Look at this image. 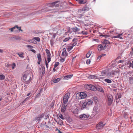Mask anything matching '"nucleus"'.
<instances>
[{"mask_svg":"<svg viewBox=\"0 0 133 133\" xmlns=\"http://www.w3.org/2000/svg\"><path fill=\"white\" fill-rule=\"evenodd\" d=\"M72 75H68L65 76L64 77V79H68L72 77Z\"/></svg>","mask_w":133,"mask_h":133,"instance_id":"23","label":"nucleus"},{"mask_svg":"<svg viewBox=\"0 0 133 133\" xmlns=\"http://www.w3.org/2000/svg\"><path fill=\"white\" fill-rule=\"evenodd\" d=\"M10 65V64H7L6 65V66L8 68H9V67L10 66V65Z\"/></svg>","mask_w":133,"mask_h":133,"instance_id":"61","label":"nucleus"},{"mask_svg":"<svg viewBox=\"0 0 133 133\" xmlns=\"http://www.w3.org/2000/svg\"><path fill=\"white\" fill-rule=\"evenodd\" d=\"M71 38L70 37H68L66 38H65V39L63 40V41L64 42H66L69 40Z\"/></svg>","mask_w":133,"mask_h":133,"instance_id":"43","label":"nucleus"},{"mask_svg":"<svg viewBox=\"0 0 133 133\" xmlns=\"http://www.w3.org/2000/svg\"><path fill=\"white\" fill-rule=\"evenodd\" d=\"M5 79V76L3 74L0 75V80H2Z\"/></svg>","mask_w":133,"mask_h":133,"instance_id":"26","label":"nucleus"},{"mask_svg":"<svg viewBox=\"0 0 133 133\" xmlns=\"http://www.w3.org/2000/svg\"><path fill=\"white\" fill-rule=\"evenodd\" d=\"M48 63H49L51 61V57H47Z\"/></svg>","mask_w":133,"mask_h":133,"instance_id":"54","label":"nucleus"},{"mask_svg":"<svg viewBox=\"0 0 133 133\" xmlns=\"http://www.w3.org/2000/svg\"><path fill=\"white\" fill-rule=\"evenodd\" d=\"M47 54H49L50 53L49 50H48V49H46L45 50Z\"/></svg>","mask_w":133,"mask_h":133,"instance_id":"56","label":"nucleus"},{"mask_svg":"<svg viewBox=\"0 0 133 133\" xmlns=\"http://www.w3.org/2000/svg\"><path fill=\"white\" fill-rule=\"evenodd\" d=\"M77 44V43L76 42H75L72 43V46H73V47L75 46Z\"/></svg>","mask_w":133,"mask_h":133,"instance_id":"52","label":"nucleus"},{"mask_svg":"<svg viewBox=\"0 0 133 133\" xmlns=\"http://www.w3.org/2000/svg\"><path fill=\"white\" fill-rule=\"evenodd\" d=\"M108 100V105H110L112 103L113 100V97L111 95H109L107 96Z\"/></svg>","mask_w":133,"mask_h":133,"instance_id":"6","label":"nucleus"},{"mask_svg":"<svg viewBox=\"0 0 133 133\" xmlns=\"http://www.w3.org/2000/svg\"><path fill=\"white\" fill-rule=\"evenodd\" d=\"M103 45L101 44H99L98 45L97 47L99 51H100L102 50H103Z\"/></svg>","mask_w":133,"mask_h":133,"instance_id":"19","label":"nucleus"},{"mask_svg":"<svg viewBox=\"0 0 133 133\" xmlns=\"http://www.w3.org/2000/svg\"><path fill=\"white\" fill-rule=\"evenodd\" d=\"M30 50L34 53H35L36 52V51L34 49H31Z\"/></svg>","mask_w":133,"mask_h":133,"instance_id":"60","label":"nucleus"},{"mask_svg":"<svg viewBox=\"0 0 133 133\" xmlns=\"http://www.w3.org/2000/svg\"><path fill=\"white\" fill-rule=\"evenodd\" d=\"M59 117L62 119H64V118L63 117V116L61 114H60L59 115Z\"/></svg>","mask_w":133,"mask_h":133,"instance_id":"46","label":"nucleus"},{"mask_svg":"<svg viewBox=\"0 0 133 133\" xmlns=\"http://www.w3.org/2000/svg\"><path fill=\"white\" fill-rule=\"evenodd\" d=\"M17 55L23 58L24 56H23V52H20L19 53H18Z\"/></svg>","mask_w":133,"mask_h":133,"instance_id":"29","label":"nucleus"},{"mask_svg":"<svg viewBox=\"0 0 133 133\" xmlns=\"http://www.w3.org/2000/svg\"><path fill=\"white\" fill-rule=\"evenodd\" d=\"M89 117V115H86L85 114L81 115L79 116V118L80 119L85 120H87L88 118Z\"/></svg>","mask_w":133,"mask_h":133,"instance_id":"5","label":"nucleus"},{"mask_svg":"<svg viewBox=\"0 0 133 133\" xmlns=\"http://www.w3.org/2000/svg\"><path fill=\"white\" fill-rule=\"evenodd\" d=\"M87 105H88L87 102H84L82 105L81 109L82 110L85 108H86Z\"/></svg>","mask_w":133,"mask_h":133,"instance_id":"20","label":"nucleus"},{"mask_svg":"<svg viewBox=\"0 0 133 133\" xmlns=\"http://www.w3.org/2000/svg\"><path fill=\"white\" fill-rule=\"evenodd\" d=\"M110 42L108 40H105L103 42L102 44L104 45L105 44L110 43Z\"/></svg>","mask_w":133,"mask_h":133,"instance_id":"32","label":"nucleus"},{"mask_svg":"<svg viewBox=\"0 0 133 133\" xmlns=\"http://www.w3.org/2000/svg\"><path fill=\"white\" fill-rule=\"evenodd\" d=\"M16 66V64L15 63H12V69H14L15 66Z\"/></svg>","mask_w":133,"mask_h":133,"instance_id":"49","label":"nucleus"},{"mask_svg":"<svg viewBox=\"0 0 133 133\" xmlns=\"http://www.w3.org/2000/svg\"><path fill=\"white\" fill-rule=\"evenodd\" d=\"M121 97V95L117 93L115 96V98L116 99L120 98Z\"/></svg>","mask_w":133,"mask_h":133,"instance_id":"22","label":"nucleus"},{"mask_svg":"<svg viewBox=\"0 0 133 133\" xmlns=\"http://www.w3.org/2000/svg\"><path fill=\"white\" fill-rule=\"evenodd\" d=\"M114 30H110L109 31L110 33H112L113 32H114Z\"/></svg>","mask_w":133,"mask_h":133,"instance_id":"64","label":"nucleus"},{"mask_svg":"<svg viewBox=\"0 0 133 133\" xmlns=\"http://www.w3.org/2000/svg\"><path fill=\"white\" fill-rule=\"evenodd\" d=\"M124 62L123 60H119L118 62H119V63H122V62Z\"/></svg>","mask_w":133,"mask_h":133,"instance_id":"63","label":"nucleus"},{"mask_svg":"<svg viewBox=\"0 0 133 133\" xmlns=\"http://www.w3.org/2000/svg\"><path fill=\"white\" fill-rule=\"evenodd\" d=\"M28 41V42H31L32 43H34V42L35 41V40L34 39V38L32 39H30Z\"/></svg>","mask_w":133,"mask_h":133,"instance_id":"41","label":"nucleus"},{"mask_svg":"<svg viewBox=\"0 0 133 133\" xmlns=\"http://www.w3.org/2000/svg\"><path fill=\"white\" fill-rule=\"evenodd\" d=\"M78 1V3L80 4H84L86 3V1Z\"/></svg>","mask_w":133,"mask_h":133,"instance_id":"30","label":"nucleus"},{"mask_svg":"<svg viewBox=\"0 0 133 133\" xmlns=\"http://www.w3.org/2000/svg\"><path fill=\"white\" fill-rule=\"evenodd\" d=\"M122 34H120L118 35L117 36H115L114 37V38H119L121 39H123V38L121 36L122 35Z\"/></svg>","mask_w":133,"mask_h":133,"instance_id":"21","label":"nucleus"},{"mask_svg":"<svg viewBox=\"0 0 133 133\" xmlns=\"http://www.w3.org/2000/svg\"><path fill=\"white\" fill-rule=\"evenodd\" d=\"M92 101L90 100H89L88 102H87V104L88 105H90L92 104Z\"/></svg>","mask_w":133,"mask_h":133,"instance_id":"37","label":"nucleus"},{"mask_svg":"<svg viewBox=\"0 0 133 133\" xmlns=\"http://www.w3.org/2000/svg\"><path fill=\"white\" fill-rule=\"evenodd\" d=\"M67 105L66 106H65V105H62L61 108V112H64L66 110V107L67 106Z\"/></svg>","mask_w":133,"mask_h":133,"instance_id":"18","label":"nucleus"},{"mask_svg":"<svg viewBox=\"0 0 133 133\" xmlns=\"http://www.w3.org/2000/svg\"><path fill=\"white\" fill-rule=\"evenodd\" d=\"M44 115L43 114L39 115L38 117H36L35 118V120L40 121L43 117Z\"/></svg>","mask_w":133,"mask_h":133,"instance_id":"15","label":"nucleus"},{"mask_svg":"<svg viewBox=\"0 0 133 133\" xmlns=\"http://www.w3.org/2000/svg\"><path fill=\"white\" fill-rule=\"evenodd\" d=\"M60 62H63L65 60V58H62V57H60Z\"/></svg>","mask_w":133,"mask_h":133,"instance_id":"40","label":"nucleus"},{"mask_svg":"<svg viewBox=\"0 0 133 133\" xmlns=\"http://www.w3.org/2000/svg\"><path fill=\"white\" fill-rule=\"evenodd\" d=\"M16 28L18 29L19 31H23V30H21V27H18V26L17 25V27H16Z\"/></svg>","mask_w":133,"mask_h":133,"instance_id":"51","label":"nucleus"},{"mask_svg":"<svg viewBox=\"0 0 133 133\" xmlns=\"http://www.w3.org/2000/svg\"><path fill=\"white\" fill-rule=\"evenodd\" d=\"M11 40L14 41L15 40H21L22 39L21 37L19 36L13 35L10 38Z\"/></svg>","mask_w":133,"mask_h":133,"instance_id":"4","label":"nucleus"},{"mask_svg":"<svg viewBox=\"0 0 133 133\" xmlns=\"http://www.w3.org/2000/svg\"><path fill=\"white\" fill-rule=\"evenodd\" d=\"M91 62V61L89 59H88L86 60V63L88 64H90Z\"/></svg>","mask_w":133,"mask_h":133,"instance_id":"47","label":"nucleus"},{"mask_svg":"<svg viewBox=\"0 0 133 133\" xmlns=\"http://www.w3.org/2000/svg\"><path fill=\"white\" fill-rule=\"evenodd\" d=\"M45 62L46 66V68H48V63H47V61L46 60V59H45Z\"/></svg>","mask_w":133,"mask_h":133,"instance_id":"58","label":"nucleus"},{"mask_svg":"<svg viewBox=\"0 0 133 133\" xmlns=\"http://www.w3.org/2000/svg\"><path fill=\"white\" fill-rule=\"evenodd\" d=\"M48 55H47V57H50L51 54L50 53L47 54Z\"/></svg>","mask_w":133,"mask_h":133,"instance_id":"59","label":"nucleus"},{"mask_svg":"<svg viewBox=\"0 0 133 133\" xmlns=\"http://www.w3.org/2000/svg\"><path fill=\"white\" fill-rule=\"evenodd\" d=\"M105 124H104L103 122H100L96 126V128L98 130L102 129L104 126Z\"/></svg>","mask_w":133,"mask_h":133,"instance_id":"8","label":"nucleus"},{"mask_svg":"<svg viewBox=\"0 0 133 133\" xmlns=\"http://www.w3.org/2000/svg\"><path fill=\"white\" fill-rule=\"evenodd\" d=\"M133 73V71H131L128 72L126 75H127L128 74H129L130 76H131L132 74Z\"/></svg>","mask_w":133,"mask_h":133,"instance_id":"33","label":"nucleus"},{"mask_svg":"<svg viewBox=\"0 0 133 133\" xmlns=\"http://www.w3.org/2000/svg\"><path fill=\"white\" fill-rule=\"evenodd\" d=\"M59 2V1H57L54 2H52L49 4V6L50 7H58L59 6V4L58 3Z\"/></svg>","mask_w":133,"mask_h":133,"instance_id":"10","label":"nucleus"},{"mask_svg":"<svg viewBox=\"0 0 133 133\" xmlns=\"http://www.w3.org/2000/svg\"><path fill=\"white\" fill-rule=\"evenodd\" d=\"M80 97H81V98L82 99H83L86 97L87 95L86 93L85 92H81L80 93V94L79 95Z\"/></svg>","mask_w":133,"mask_h":133,"instance_id":"12","label":"nucleus"},{"mask_svg":"<svg viewBox=\"0 0 133 133\" xmlns=\"http://www.w3.org/2000/svg\"><path fill=\"white\" fill-rule=\"evenodd\" d=\"M86 88L91 90L93 91H96V87L94 85L91 84L87 85L86 86Z\"/></svg>","mask_w":133,"mask_h":133,"instance_id":"9","label":"nucleus"},{"mask_svg":"<svg viewBox=\"0 0 133 133\" xmlns=\"http://www.w3.org/2000/svg\"><path fill=\"white\" fill-rule=\"evenodd\" d=\"M29 97H28L25 98V99L22 102V103H24L25 102V101H26L29 99Z\"/></svg>","mask_w":133,"mask_h":133,"instance_id":"48","label":"nucleus"},{"mask_svg":"<svg viewBox=\"0 0 133 133\" xmlns=\"http://www.w3.org/2000/svg\"><path fill=\"white\" fill-rule=\"evenodd\" d=\"M87 31H82V33L83 35H87Z\"/></svg>","mask_w":133,"mask_h":133,"instance_id":"53","label":"nucleus"},{"mask_svg":"<svg viewBox=\"0 0 133 133\" xmlns=\"http://www.w3.org/2000/svg\"><path fill=\"white\" fill-rule=\"evenodd\" d=\"M55 39L54 38H51L50 40V43L51 45V46H52L54 44V41Z\"/></svg>","mask_w":133,"mask_h":133,"instance_id":"25","label":"nucleus"},{"mask_svg":"<svg viewBox=\"0 0 133 133\" xmlns=\"http://www.w3.org/2000/svg\"><path fill=\"white\" fill-rule=\"evenodd\" d=\"M96 91L97 90L102 92H104L103 89L100 86L96 87Z\"/></svg>","mask_w":133,"mask_h":133,"instance_id":"17","label":"nucleus"},{"mask_svg":"<svg viewBox=\"0 0 133 133\" xmlns=\"http://www.w3.org/2000/svg\"><path fill=\"white\" fill-rule=\"evenodd\" d=\"M17 27V25H16L15 26H14V27H13L12 28H13V30L15 29L16 28V27Z\"/></svg>","mask_w":133,"mask_h":133,"instance_id":"62","label":"nucleus"},{"mask_svg":"<svg viewBox=\"0 0 133 133\" xmlns=\"http://www.w3.org/2000/svg\"><path fill=\"white\" fill-rule=\"evenodd\" d=\"M37 56L38 58V62L37 63L38 64H40V63L42 59L41 54H37Z\"/></svg>","mask_w":133,"mask_h":133,"instance_id":"13","label":"nucleus"},{"mask_svg":"<svg viewBox=\"0 0 133 133\" xmlns=\"http://www.w3.org/2000/svg\"><path fill=\"white\" fill-rule=\"evenodd\" d=\"M130 110H125L123 112V117L125 119H127L128 118V116L130 114Z\"/></svg>","mask_w":133,"mask_h":133,"instance_id":"7","label":"nucleus"},{"mask_svg":"<svg viewBox=\"0 0 133 133\" xmlns=\"http://www.w3.org/2000/svg\"><path fill=\"white\" fill-rule=\"evenodd\" d=\"M61 80L59 78H57L55 79H53L52 80L53 82L54 83H57L59 82Z\"/></svg>","mask_w":133,"mask_h":133,"instance_id":"24","label":"nucleus"},{"mask_svg":"<svg viewBox=\"0 0 133 133\" xmlns=\"http://www.w3.org/2000/svg\"><path fill=\"white\" fill-rule=\"evenodd\" d=\"M90 9L89 6L85 5L83 7L82 9L79 10L78 12L82 13H84L85 11H89Z\"/></svg>","mask_w":133,"mask_h":133,"instance_id":"3","label":"nucleus"},{"mask_svg":"<svg viewBox=\"0 0 133 133\" xmlns=\"http://www.w3.org/2000/svg\"><path fill=\"white\" fill-rule=\"evenodd\" d=\"M63 52L62 54V56L66 57L68 55L67 54V53L66 51L65 48H63Z\"/></svg>","mask_w":133,"mask_h":133,"instance_id":"16","label":"nucleus"},{"mask_svg":"<svg viewBox=\"0 0 133 133\" xmlns=\"http://www.w3.org/2000/svg\"><path fill=\"white\" fill-rule=\"evenodd\" d=\"M100 36H103V37L105 36V38H107L108 37H109L110 36H108L107 35H100Z\"/></svg>","mask_w":133,"mask_h":133,"instance_id":"50","label":"nucleus"},{"mask_svg":"<svg viewBox=\"0 0 133 133\" xmlns=\"http://www.w3.org/2000/svg\"><path fill=\"white\" fill-rule=\"evenodd\" d=\"M89 78L92 79H95L98 78V77L96 75H91L89 76Z\"/></svg>","mask_w":133,"mask_h":133,"instance_id":"14","label":"nucleus"},{"mask_svg":"<svg viewBox=\"0 0 133 133\" xmlns=\"http://www.w3.org/2000/svg\"><path fill=\"white\" fill-rule=\"evenodd\" d=\"M34 40H35L38 42H39L40 41L39 38L38 37H34Z\"/></svg>","mask_w":133,"mask_h":133,"instance_id":"39","label":"nucleus"},{"mask_svg":"<svg viewBox=\"0 0 133 133\" xmlns=\"http://www.w3.org/2000/svg\"><path fill=\"white\" fill-rule=\"evenodd\" d=\"M118 72L117 71H112L108 73L107 74V75L109 77H114V76L116 75V74Z\"/></svg>","mask_w":133,"mask_h":133,"instance_id":"11","label":"nucleus"},{"mask_svg":"<svg viewBox=\"0 0 133 133\" xmlns=\"http://www.w3.org/2000/svg\"><path fill=\"white\" fill-rule=\"evenodd\" d=\"M31 75L29 71H26L23 73V78L25 81V83L28 84L30 83L31 79Z\"/></svg>","mask_w":133,"mask_h":133,"instance_id":"1","label":"nucleus"},{"mask_svg":"<svg viewBox=\"0 0 133 133\" xmlns=\"http://www.w3.org/2000/svg\"><path fill=\"white\" fill-rule=\"evenodd\" d=\"M105 55V54H103L100 55L97 58V60H98V59L99 60L101 57L103 56H104Z\"/></svg>","mask_w":133,"mask_h":133,"instance_id":"42","label":"nucleus"},{"mask_svg":"<svg viewBox=\"0 0 133 133\" xmlns=\"http://www.w3.org/2000/svg\"><path fill=\"white\" fill-rule=\"evenodd\" d=\"M77 38H74L72 40V42H77Z\"/></svg>","mask_w":133,"mask_h":133,"instance_id":"57","label":"nucleus"},{"mask_svg":"<svg viewBox=\"0 0 133 133\" xmlns=\"http://www.w3.org/2000/svg\"><path fill=\"white\" fill-rule=\"evenodd\" d=\"M59 63L58 62L56 63L54 65L55 68H56V67L58 66L59 64Z\"/></svg>","mask_w":133,"mask_h":133,"instance_id":"45","label":"nucleus"},{"mask_svg":"<svg viewBox=\"0 0 133 133\" xmlns=\"http://www.w3.org/2000/svg\"><path fill=\"white\" fill-rule=\"evenodd\" d=\"M107 71V70H105L102 71V75H104L106 74Z\"/></svg>","mask_w":133,"mask_h":133,"instance_id":"35","label":"nucleus"},{"mask_svg":"<svg viewBox=\"0 0 133 133\" xmlns=\"http://www.w3.org/2000/svg\"><path fill=\"white\" fill-rule=\"evenodd\" d=\"M42 74H44L45 72V67L44 66H43L42 67Z\"/></svg>","mask_w":133,"mask_h":133,"instance_id":"36","label":"nucleus"},{"mask_svg":"<svg viewBox=\"0 0 133 133\" xmlns=\"http://www.w3.org/2000/svg\"><path fill=\"white\" fill-rule=\"evenodd\" d=\"M129 82L130 83V84L132 83V81H133V77H129Z\"/></svg>","mask_w":133,"mask_h":133,"instance_id":"34","label":"nucleus"},{"mask_svg":"<svg viewBox=\"0 0 133 133\" xmlns=\"http://www.w3.org/2000/svg\"><path fill=\"white\" fill-rule=\"evenodd\" d=\"M72 30L73 31L75 32H76L77 31H78L79 30V29L77 27L74 28H72Z\"/></svg>","mask_w":133,"mask_h":133,"instance_id":"28","label":"nucleus"},{"mask_svg":"<svg viewBox=\"0 0 133 133\" xmlns=\"http://www.w3.org/2000/svg\"><path fill=\"white\" fill-rule=\"evenodd\" d=\"M104 81L108 83H110L112 82V81L111 80L108 78L105 79Z\"/></svg>","mask_w":133,"mask_h":133,"instance_id":"27","label":"nucleus"},{"mask_svg":"<svg viewBox=\"0 0 133 133\" xmlns=\"http://www.w3.org/2000/svg\"><path fill=\"white\" fill-rule=\"evenodd\" d=\"M73 46H68L66 48L67 50L68 51H70L73 48Z\"/></svg>","mask_w":133,"mask_h":133,"instance_id":"31","label":"nucleus"},{"mask_svg":"<svg viewBox=\"0 0 133 133\" xmlns=\"http://www.w3.org/2000/svg\"><path fill=\"white\" fill-rule=\"evenodd\" d=\"M103 50H104L105 49H106L108 46V45H107V44H105L104 45L103 44Z\"/></svg>","mask_w":133,"mask_h":133,"instance_id":"44","label":"nucleus"},{"mask_svg":"<svg viewBox=\"0 0 133 133\" xmlns=\"http://www.w3.org/2000/svg\"><path fill=\"white\" fill-rule=\"evenodd\" d=\"M91 54V52L90 51L86 55V57L87 58H89Z\"/></svg>","mask_w":133,"mask_h":133,"instance_id":"38","label":"nucleus"},{"mask_svg":"<svg viewBox=\"0 0 133 133\" xmlns=\"http://www.w3.org/2000/svg\"><path fill=\"white\" fill-rule=\"evenodd\" d=\"M70 94L69 93H67L65 94V95L64 96L63 99V102L64 104H66L68 102Z\"/></svg>","mask_w":133,"mask_h":133,"instance_id":"2","label":"nucleus"},{"mask_svg":"<svg viewBox=\"0 0 133 133\" xmlns=\"http://www.w3.org/2000/svg\"><path fill=\"white\" fill-rule=\"evenodd\" d=\"M26 46L30 48V49H32L33 48V46L30 45H27Z\"/></svg>","mask_w":133,"mask_h":133,"instance_id":"55","label":"nucleus"}]
</instances>
